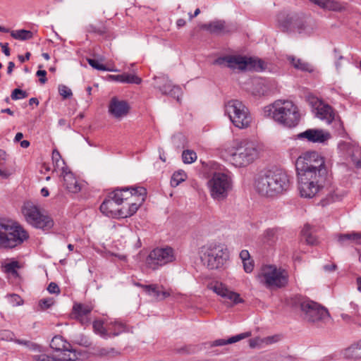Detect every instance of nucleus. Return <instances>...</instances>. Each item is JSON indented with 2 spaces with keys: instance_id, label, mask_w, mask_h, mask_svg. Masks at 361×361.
<instances>
[{
  "instance_id": "1",
  "label": "nucleus",
  "mask_w": 361,
  "mask_h": 361,
  "mask_svg": "<svg viewBox=\"0 0 361 361\" xmlns=\"http://www.w3.org/2000/svg\"><path fill=\"white\" fill-rule=\"evenodd\" d=\"M147 190L143 187L115 189L100 205V211L112 218H127L133 215L143 203Z\"/></svg>"
},
{
  "instance_id": "2",
  "label": "nucleus",
  "mask_w": 361,
  "mask_h": 361,
  "mask_svg": "<svg viewBox=\"0 0 361 361\" xmlns=\"http://www.w3.org/2000/svg\"><path fill=\"white\" fill-rule=\"evenodd\" d=\"M255 188L256 191L262 196L276 197L289 189V176L281 169L268 171L255 179Z\"/></svg>"
},
{
  "instance_id": "3",
  "label": "nucleus",
  "mask_w": 361,
  "mask_h": 361,
  "mask_svg": "<svg viewBox=\"0 0 361 361\" xmlns=\"http://www.w3.org/2000/svg\"><path fill=\"white\" fill-rule=\"evenodd\" d=\"M264 114L288 128L295 127L300 119L298 106L290 100L275 101L272 104L264 107Z\"/></svg>"
},
{
  "instance_id": "4",
  "label": "nucleus",
  "mask_w": 361,
  "mask_h": 361,
  "mask_svg": "<svg viewBox=\"0 0 361 361\" xmlns=\"http://www.w3.org/2000/svg\"><path fill=\"white\" fill-rule=\"evenodd\" d=\"M227 159L235 167H246L253 163L259 156L256 145L248 140H235L225 149Z\"/></svg>"
},
{
  "instance_id": "5",
  "label": "nucleus",
  "mask_w": 361,
  "mask_h": 361,
  "mask_svg": "<svg viewBox=\"0 0 361 361\" xmlns=\"http://www.w3.org/2000/svg\"><path fill=\"white\" fill-rule=\"evenodd\" d=\"M198 255L204 266L209 269L221 268L229 259L227 246L219 242H211L201 246Z\"/></svg>"
},
{
  "instance_id": "6",
  "label": "nucleus",
  "mask_w": 361,
  "mask_h": 361,
  "mask_svg": "<svg viewBox=\"0 0 361 361\" xmlns=\"http://www.w3.org/2000/svg\"><path fill=\"white\" fill-rule=\"evenodd\" d=\"M28 238V232L19 223L11 219H0V247L12 249Z\"/></svg>"
},
{
  "instance_id": "7",
  "label": "nucleus",
  "mask_w": 361,
  "mask_h": 361,
  "mask_svg": "<svg viewBox=\"0 0 361 361\" xmlns=\"http://www.w3.org/2000/svg\"><path fill=\"white\" fill-rule=\"evenodd\" d=\"M258 281L269 289L282 288L288 284V272L276 265H263L257 276Z\"/></svg>"
},
{
  "instance_id": "8",
  "label": "nucleus",
  "mask_w": 361,
  "mask_h": 361,
  "mask_svg": "<svg viewBox=\"0 0 361 361\" xmlns=\"http://www.w3.org/2000/svg\"><path fill=\"white\" fill-rule=\"evenodd\" d=\"M214 64L225 66L231 69L239 71H263L266 68L265 62L257 58L246 57L240 55H228L219 57Z\"/></svg>"
},
{
  "instance_id": "9",
  "label": "nucleus",
  "mask_w": 361,
  "mask_h": 361,
  "mask_svg": "<svg viewBox=\"0 0 361 361\" xmlns=\"http://www.w3.org/2000/svg\"><path fill=\"white\" fill-rule=\"evenodd\" d=\"M327 171L320 169L316 173H298V190L302 197L312 198L323 188Z\"/></svg>"
},
{
  "instance_id": "10",
  "label": "nucleus",
  "mask_w": 361,
  "mask_h": 361,
  "mask_svg": "<svg viewBox=\"0 0 361 361\" xmlns=\"http://www.w3.org/2000/svg\"><path fill=\"white\" fill-rule=\"evenodd\" d=\"M21 211L25 221L36 228L49 231L54 226L53 219L42 212L39 207L30 201L23 204Z\"/></svg>"
},
{
  "instance_id": "11",
  "label": "nucleus",
  "mask_w": 361,
  "mask_h": 361,
  "mask_svg": "<svg viewBox=\"0 0 361 361\" xmlns=\"http://www.w3.org/2000/svg\"><path fill=\"white\" fill-rule=\"evenodd\" d=\"M225 114L233 124L240 128H247L250 126L252 117L247 106L238 99H232L225 104Z\"/></svg>"
},
{
  "instance_id": "12",
  "label": "nucleus",
  "mask_w": 361,
  "mask_h": 361,
  "mask_svg": "<svg viewBox=\"0 0 361 361\" xmlns=\"http://www.w3.org/2000/svg\"><path fill=\"white\" fill-rule=\"evenodd\" d=\"M297 173H318L320 169L327 171L324 158L317 152H307L301 154L295 161Z\"/></svg>"
},
{
  "instance_id": "13",
  "label": "nucleus",
  "mask_w": 361,
  "mask_h": 361,
  "mask_svg": "<svg viewBox=\"0 0 361 361\" xmlns=\"http://www.w3.org/2000/svg\"><path fill=\"white\" fill-rule=\"evenodd\" d=\"M211 197L217 201L226 199L232 188V180L224 173H214L208 181Z\"/></svg>"
},
{
  "instance_id": "14",
  "label": "nucleus",
  "mask_w": 361,
  "mask_h": 361,
  "mask_svg": "<svg viewBox=\"0 0 361 361\" xmlns=\"http://www.w3.org/2000/svg\"><path fill=\"white\" fill-rule=\"evenodd\" d=\"M175 260L174 250L166 246L153 249L147 257L145 262L147 268L154 271Z\"/></svg>"
},
{
  "instance_id": "15",
  "label": "nucleus",
  "mask_w": 361,
  "mask_h": 361,
  "mask_svg": "<svg viewBox=\"0 0 361 361\" xmlns=\"http://www.w3.org/2000/svg\"><path fill=\"white\" fill-rule=\"evenodd\" d=\"M331 138L327 130L321 128H309L295 135V140L311 143H324Z\"/></svg>"
},
{
  "instance_id": "16",
  "label": "nucleus",
  "mask_w": 361,
  "mask_h": 361,
  "mask_svg": "<svg viewBox=\"0 0 361 361\" xmlns=\"http://www.w3.org/2000/svg\"><path fill=\"white\" fill-rule=\"evenodd\" d=\"M130 110L129 103L124 99H121L117 97H113L108 104V113L111 117L121 121L126 117Z\"/></svg>"
},
{
  "instance_id": "17",
  "label": "nucleus",
  "mask_w": 361,
  "mask_h": 361,
  "mask_svg": "<svg viewBox=\"0 0 361 361\" xmlns=\"http://www.w3.org/2000/svg\"><path fill=\"white\" fill-rule=\"evenodd\" d=\"M295 299L300 302L301 310L310 316H330L329 310L321 304L310 299L300 300V296Z\"/></svg>"
},
{
  "instance_id": "18",
  "label": "nucleus",
  "mask_w": 361,
  "mask_h": 361,
  "mask_svg": "<svg viewBox=\"0 0 361 361\" xmlns=\"http://www.w3.org/2000/svg\"><path fill=\"white\" fill-rule=\"evenodd\" d=\"M218 295L221 296L223 301L228 305L237 304L242 301L240 295L228 289L222 283H215L211 288Z\"/></svg>"
},
{
  "instance_id": "19",
  "label": "nucleus",
  "mask_w": 361,
  "mask_h": 361,
  "mask_svg": "<svg viewBox=\"0 0 361 361\" xmlns=\"http://www.w3.org/2000/svg\"><path fill=\"white\" fill-rule=\"evenodd\" d=\"M284 27L288 30L296 31L300 34H310L313 30V28L310 26L306 19L296 16L288 17L286 25Z\"/></svg>"
},
{
  "instance_id": "20",
  "label": "nucleus",
  "mask_w": 361,
  "mask_h": 361,
  "mask_svg": "<svg viewBox=\"0 0 361 361\" xmlns=\"http://www.w3.org/2000/svg\"><path fill=\"white\" fill-rule=\"evenodd\" d=\"M145 288V293L152 296L156 300L161 301L171 295V289H165L163 286L157 284H151Z\"/></svg>"
},
{
  "instance_id": "21",
  "label": "nucleus",
  "mask_w": 361,
  "mask_h": 361,
  "mask_svg": "<svg viewBox=\"0 0 361 361\" xmlns=\"http://www.w3.org/2000/svg\"><path fill=\"white\" fill-rule=\"evenodd\" d=\"M61 175L63 178V185L68 192L77 193L80 191L81 186L72 172L66 170L61 173Z\"/></svg>"
},
{
  "instance_id": "22",
  "label": "nucleus",
  "mask_w": 361,
  "mask_h": 361,
  "mask_svg": "<svg viewBox=\"0 0 361 361\" xmlns=\"http://www.w3.org/2000/svg\"><path fill=\"white\" fill-rule=\"evenodd\" d=\"M317 116L318 118L325 121L329 124L335 118V113L331 106L322 103H319L317 107Z\"/></svg>"
},
{
  "instance_id": "23",
  "label": "nucleus",
  "mask_w": 361,
  "mask_h": 361,
  "mask_svg": "<svg viewBox=\"0 0 361 361\" xmlns=\"http://www.w3.org/2000/svg\"><path fill=\"white\" fill-rule=\"evenodd\" d=\"M252 335L251 331H246L244 333H241L237 334L235 336H231L228 339H217L214 341L213 342L209 343L211 347L214 346H222L227 344H231L240 341L244 338H248Z\"/></svg>"
},
{
  "instance_id": "24",
  "label": "nucleus",
  "mask_w": 361,
  "mask_h": 361,
  "mask_svg": "<svg viewBox=\"0 0 361 361\" xmlns=\"http://www.w3.org/2000/svg\"><path fill=\"white\" fill-rule=\"evenodd\" d=\"M305 322L312 326L324 328L332 324V317H305Z\"/></svg>"
},
{
  "instance_id": "25",
  "label": "nucleus",
  "mask_w": 361,
  "mask_h": 361,
  "mask_svg": "<svg viewBox=\"0 0 361 361\" xmlns=\"http://www.w3.org/2000/svg\"><path fill=\"white\" fill-rule=\"evenodd\" d=\"M344 357L348 359H360L361 358V340L352 344L345 349Z\"/></svg>"
},
{
  "instance_id": "26",
  "label": "nucleus",
  "mask_w": 361,
  "mask_h": 361,
  "mask_svg": "<svg viewBox=\"0 0 361 361\" xmlns=\"http://www.w3.org/2000/svg\"><path fill=\"white\" fill-rule=\"evenodd\" d=\"M202 28L208 30L212 34H222L226 31L225 22L216 20L202 25Z\"/></svg>"
},
{
  "instance_id": "27",
  "label": "nucleus",
  "mask_w": 361,
  "mask_h": 361,
  "mask_svg": "<svg viewBox=\"0 0 361 361\" xmlns=\"http://www.w3.org/2000/svg\"><path fill=\"white\" fill-rule=\"evenodd\" d=\"M288 60L290 63L296 69L311 73L314 71L313 66L309 63L300 59H296L293 56H289Z\"/></svg>"
},
{
  "instance_id": "28",
  "label": "nucleus",
  "mask_w": 361,
  "mask_h": 361,
  "mask_svg": "<svg viewBox=\"0 0 361 361\" xmlns=\"http://www.w3.org/2000/svg\"><path fill=\"white\" fill-rule=\"evenodd\" d=\"M69 345V343L64 341L61 336H54L50 342V347L56 351L70 352L71 350L68 349Z\"/></svg>"
},
{
  "instance_id": "29",
  "label": "nucleus",
  "mask_w": 361,
  "mask_h": 361,
  "mask_svg": "<svg viewBox=\"0 0 361 361\" xmlns=\"http://www.w3.org/2000/svg\"><path fill=\"white\" fill-rule=\"evenodd\" d=\"M314 228L312 227L310 224H305L301 231L302 238L309 245H314L317 243V238L313 235Z\"/></svg>"
},
{
  "instance_id": "30",
  "label": "nucleus",
  "mask_w": 361,
  "mask_h": 361,
  "mask_svg": "<svg viewBox=\"0 0 361 361\" xmlns=\"http://www.w3.org/2000/svg\"><path fill=\"white\" fill-rule=\"evenodd\" d=\"M52 161L56 171H60L63 173L68 170L64 160L61 158V156L57 149H54L52 152Z\"/></svg>"
},
{
  "instance_id": "31",
  "label": "nucleus",
  "mask_w": 361,
  "mask_h": 361,
  "mask_svg": "<svg viewBox=\"0 0 361 361\" xmlns=\"http://www.w3.org/2000/svg\"><path fill=\"white\" fill-rule=\"evenodd\" d=\"M312 3L317 5L322 8L338 11L340 9V5L333 0H309Z\"/></svg>"
},
{
  "instance_id": "32",
  "label": "nucleus",
  "mask_w": 361,
  "mask_h": 361,
  "mask_svg": "<svg viewBox=\"0 0 361 361\" xmlns=\"http://www.w3.org/2000/svg\"><path fill=\"white\" fill-rule=\"evenodd\" d=\"M160 80L164 83L162 86H159V89L163 94L173 95V93L175 94L176 93L180 92V87L173 86L171 82L166 78H160Z\"/></svg>"
},
{
  "instance_id": "33",
  "label": "nucleus",
  "mask_w": 361,
  "mask_h": 361,
  "mask_svg": "<svg viewBox=\"0 0 361 361\" xmlns=\"http://www.w3.org/2000/svg\"><path fill=\"white\" fill-rule=\"evenodd\" d=\"M86 32L88 33H94L99 35H103L107 32V27L102 22L98 24H90L86 27Z\"/></svg>"
},
{
  "instance_id": "34",
  "label": "nucleus",
  "mask_w": 361,
  "mask_h": 361,
  "mask_svg": "<svg viewBox=\"0 0 361 361\" xmlns=\"http://www.w3.org/2000/svg\"><path fill=\"white\" fill-rule=\"evenodd\" d=\"M278 230L276 228H269L264 233V242L269 245H273L278 239Z\"/></svg>"
},
{
  "instance_id": "35",
  "label": "nucleus",
  "mask_w": 361,
  "mask_h": 361,
  "mask_svg": "<svg viewBox=\"0 0 361 361\" xmlns=\"http://www.w3.org/2000/svg\"><path fill=\"white\" fill-rule=\"evenodd\" d=\"M360 239H361V233H359L341 234L338 236V242L342 245H345L348 241L357 242Z\"/></svg>"
},
{
  "instance_id": "36",
  "label": "nucleus",
  "mask_w": 361,
  "mask_h": 361,
  "mask_svg": "<svg viewBox=\"0 0 361 361\" xmlns=\"http://www.w3.org/2000/svg\"><path fill=\"white\" fill-rule=\"evenodd\" d=\"M13 38L20 40H27L32 39L33 34L31 31L27 30H13L11 32Z\"/></svg>"
},
{
  "instance_id": "37",
  "label": "nucleus",
  "mask_w": 361,
  "mask_h": 361,
  "mask_svg": "<svg viewBox=\"0 0 361 361\" xmlns=\"http://www.w3.org/2000/svg\"><path fill=\"white\" fill-rule=\"evenodd\" d=\"M20 268V265L18 261H12L4 266V272L11 274L14 277H18L19 274L17 269Z\"/></svg>"
},
{
  "instance_id": "38",
  "label": "nucleus",
  "mask_w": 361,
  "mask_h": 361,
  "mask_svg": "<svg viewBox=\"0 0 361 361\" xmlns=\"http://www.w3.org/2000/svg\"><path fill=\"white\" fill-rule=\"evenodd\" d=\"M73 310L78 316L87 315L91 313L92 306L87 304L78 303L74 305Z\"/></svg>"
},
{
  "instance_id": "39",
  "label": "nucleus",
  "mask_w": 361,
  "mask_h": 361,
  "mask_svg": "<svg viewBox=\"0 0 361 361\" xmlns=\"http://www.w3.org/2000/svg\"><path fill=\"white\" fill-rule=\"evenodd\" d=\"M72 357H63V358H55L46 354L36 355L33 356L34 361H68L73 360Z\"/></svg>"
},
{
  "instance_id": "40",
  "label": "nucleus",
  "mask_w": 361,
  "mask_h": 361,
  "mask_svg": "<svg viewBox=\"0 0 361 361\" xmlns=\"http://www.w3.org/2000/svg\"><path fill=\"white\" fill-rule=\"evenodd\" d=\"M186 174L183 171L175 172L171 177V185L173 187H176L180 183L183 182L186 179Z\"/></svg>"
},
{
  "instance_id": "41",
  "label": "nucleus",
  "mask_w": 361,
  "mask_h": 361,
  "mask_svg": "<svg viewBox=\"0 0 361 361\" xmlns=\"http://www.w3.org/2000/svg\"><path fill=\"white\" fill-rule=\"evenodd\" d=\"M94 353L101 357H110L117 354V351L114 348L98 347Z\"/></svg>"
},
{
  "instance_id": "42",
  "label": "nucleus",
  "mask_w": 361,
  "mask_h": 361,
  "mask_svg": "<svg viewBox=\"0 0 361 361\" xmlns=\"http://www.w3.org/2000/svg\"><path fill=\"white\" fill-rule=\"evenodd\" d=\"M182 159L185 164H192L196 161L197 154L192 150L186 149L182 153Z\"/></svg>"
},
{
  "instance_id": "43",
  "label": "nucleus",
  "mask_w": 361,
  "mask_h": 361,
  "mask_svg": "<svg viewBox=\"0 0 361 361\" xmlns=\"http://www.w3.org/2000/svg\"><path fill=\"white\" fill-rule=\"evenodd\" d=\"M87 62L93 68L103 71H116L113 68L106 67L105 65L101 64L97 60L87 59Z\"/></svg>"
},
{
  "instance_id": "44",
  "label": "nucleus",
  "mask_w": 361,
  "mask_h": 361,
  "mask_svg": "<svg viewBox=\"0 0 361 361\" xmlns=\"http://www.w3.org/2000/svg\"><path fill=\"white\" fill-rule=\"evenodd\" d=\"M16 343H18L19 345H23L26 346L27 348L32 350H40V346L37 345V343H35L33 342H31L30 341L26 340H22V339H13V341Z\"/></svg>"
},
{
  "instance_id": "45",
  "label": "nucleus",
  "mask_w": 361,
  "mask_h": 361,
  "mask_svg": "<svg viewBox=\"0 0 361 361\" xmlns=\"http://www.w3.org/2000/svg\"><path fill=\"white\" fill-rule=\"evenodd\" d=\"M92 327L94 331L101 336H104L106 334L105 327L104 326V322L100 319H96L92 323Z\"/></svg>"
},
{
  "instance_id": "46",
  "label": "nucleus",
  "mask_w": 361,
  "mask_h": 361,
  "mask_svg": "<svg viewBox=\"0 0 361 361\" xmlns=\"http://www.w3.org/2000/svg\"><path fill=\"white\" fill-rule=\"evenodd\" d=\"M59 94L63 99L70 98L73 95L72 90L65 85H59L58 87Z\"/></svg>"
},
{
  "instance_id": "47",
  "label": "nucleus",
  "mask_w": 361,
  "mask_h": 361,
  "mask_svg": "<svg viewBox=\"0 0 361 361\" xmlns=\"http://www.w3.org/2000/svg\"><path fill=\"white\" fill-rule=\"evenodd\" d=\"M282 338L283 336L281 334H275L262 338V341L266 345H271L280 341Z\"/></svg>"
},
{
  "instance_id": "48",
  "label": "nucleus",
  "mask_w": 361,
  "mask_h": 361,
  "mask_svg": "<svg viewBox=\"0 0 361 361\" xmlns=\"http://www.w3.org/2000/svg\"><path fill=\"white\" fill-rule=\"evenodd\" d=\"M27 97V93L20 89L16 88L13 90L11 97L13 100H18L20 99H24Z\"/></svg>"
},
{
  "instance_id": "49",
  "label": "nucleus",
  "mask_w": 361,
  "mask_h": 361,
  "mask_svg": "<svg viewBox=\"0 0 361 361\" xmlns=\"http://www.w3.org/2000/svg\"><path fill=\"white\" fill-rule=\"evenodd\" d=\"M126 83L128 84H140L142 79L134 74L126 73Z\"/></svg>"
},
{
  "instance_id": "50",
  "label": "nucleus",
  "mask_w": 361,
  "mask_h": 361,
  "mask_svg": "<svg viewBox=\"0 0 361 361\" xmlns=\"http://www.w3.org/2000/svg\"><path fill=\"white\" fill-rule=\"evenodd\" d=\"M15 338L14 334L9 330L0 331V339L7 341H12Z\"/></svg>"
},
{
  "instance_id": "51",
  "label": "nucleus",
  "mask_w": 361,
  "mask_h": 361,
  "mask_svg": "<svg viewBox=\"0 0 361 361\" xmlns=\"http://www.w3.org/2000/svg\"><path fill=\"white\" fill-rule=\"evenodd\" d=\"M8 299L13 306L20 305L23 304L22 298L17 294H11L8 295Z\"/></svg>"
},
{
  "instance_id": "52",
  "label": "nucleus",
  "mask_w": 361,
  "mask_h": 361,
  "mask_svg": "<svg viewBox=\"0 0 361 361\" xmlns=\"http://www.w3.org/2000/svg\"><path fill=\"white\" fill-rule=\"evenodd\" d=\"M53 304H54V300L52 298L42 299L39 302V306L43 310L50 307Z\"/></svg>"
},
{
  "instance_id": "53",
  "label": "nucleus",
  "mask_w": 361,
  "mask_h": 361,
  "mask_svg": "<svg viewBox=\"0 0 361 361\" xmlns=\"http://www.w3.org/2000/svg\"><path fill=\"white\" fill-rule=\"evenodd\" d=\"M243 264V269L245 272L250 273L254 269V263L253 261L249 258V259L246 261H242Z\"/></svg>"
},
{
  "instance_id": "54",
  "label": "nucleus",
  "mask_w": 361,
  "mask_h": 361,
  "mask_svg": "<svg viewBox=\"0 0 361 361\" xmlns=\"http://www.w3.org/2000/svg\"><path fill=\"white\" fill-rule=\"evenodd\" d=\"M348 324H353L361 327V317H343Z\"/></svg>"
},
{
  "instance_id": "55",
  "label": "nucleus",
  "mask_w": 361,
  "mask_h": 361,
  "mask_svg": "<svg viewBox=\"0 0 361 361\" xmlns=\"http://www.w3.org/2000/svg\"><path fill=\"white\" fill-rule=\"evenodd\" d=\"M47 290L49 291V293H50L51 294H54V293L59 294L60 293V288H59V286L54 282H51L49 284V286L47 287Z\"/></svg>"
},
{
  "instance_id": "56",
  "label": "nucleus",
  "mask_w": 361,
  "mask_h": 361,
  "mask_svg": "<svg viewBox=\"0 0 361 361\" xmlns=\"http://www.w3.org/2000/svg\"><path fill=\"white\" fill-rule=\"evenodd\" d=\"M262 339L261 338H259V337H256L255 338H252V339H250L249 340V345L251 348H255L257 346H259L261 345L262 344H264L263 342L262 341Z\"/></svg>"
},
{
  "instance_id": "57",
  "label": "nucleus",
  "mask_w": 361,
  "mask_h": 361,
  "mask_svg": "<svg viewBox=\"0 0 361 361\" xmlns=\"http://www.w3.org/2000/svg\"><path fill=\"white\" fill-rule=\"evenodd\" d=\"M109 78L114 81L126 83V73L120 75H109Z\"/></svg>"
},
{
  "instance_id": "58",
  "label": "nucleus",
  "mask_w": 361,
  "mask_h": 361,
  "mask_svg": "<svg viewBox=\"0 0 361 361\" xmlns=\"http://www.w3.org/2000/svg\"><path fill=\"white\" fill-rule=\"evenodd\" d=\"M36 75L39 78V80L42 84H44L47 82V72L44 70H39L37 71Z\"/></svg>"
},
{
  "instance_id": "59",
  "label": "nucleus",
  "mask_w": 361,
  "mask_h": 361,
  "mask_svg": "<svg viewBox=\"0 0 361 361\" xmlns=\"http://www.w3.org/2000/svg\"><path fill=\"white\" fill-rule=\"evenodd\" d=\"M335 57L336 61H335V66L337 71H339L342 68L341 61L344 60V57L338 54H336Z\"/></svg>"
},
{
  "instance_id": "60",
  "label": "nucleus",
  "mask_w": 361,
  "mask_h": 361,
  "mask_svg": "<svg viewBox=\"0 0 361 361\" xmlns=\"http://www.w3.org/2000/svg\"><path fill=\"white\" fill-rule=\"evenodd\" d=\"M240 258L241 259L242 261H246L249 259V258H250L249 252L247 250H243L240 252Z\"/></svg>"
},
{
  "instance_id": "61",
  "label": "nucleus",
  "mask_w": 361,
  "mask_h": 361,
  "mask_svg": "<svg viewBox=\"0 0 361 361\" xmlns=\"http://www.w3.org/2000/svg\"><path fill=\"white\" fill-rule=\"evenodd\" d=\"M0 46L2 49V51L4 53V54L7 56H10V49L8 47V45L7 43L3 44L0 43Z\"/></svg>"
},
{
  "instance_id": "62",
  "label": "nucleus",
  "mask_w": 361,
  "mask_h": 361,
  "mask_svg": "<svg viewBox=\"0 0 361 361\" xmlns=\"http://www.w3.org/2000/svg\"><path fill=\"white\" fill-rule=\"evenodd\" d=\"M7 154L5 151L0 149V166H2L4 162L6 160Z\"/></svg>"
},
{
  "instance_id": "63",
  "label": "nucleus",
  "mask_w": 361,
  "mask_h": 361,
  "mask_svg": "<svg viewBox=\"0 0 361 361\" xmlns=\"http://www.w3.org/2000/svg\"><path fill=\"white\" fill-rule=\"evenodd\" d=\"M30 57V52H27L25 54V56H23L22 55H19L18 56V59H19V61L21 63H24L25 61L29 60Z\"/></svg>"
},
{
  "instance_id": "64",
  "label": "nucleus",
  "mask_w": 361,
  "mask_h": 361,
  "mask_svg": "<svg viewBox=\"0 0 361 361\" xmlns=\"http://www.w3.org/2000/svg\"><path fill=\"white\" fill-rule=\"evenodd\" d=\"M11 174V172H9L8 171H2L0 169V178H8Z\"/></svg>"
}]
</instances>
